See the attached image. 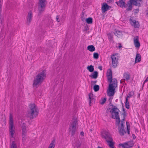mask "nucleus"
Segmentation results:
<instances>
[{"label":"nucleus","mask_w":148,"mask_h":148,"mask_svg":"<svg viewBox=\"0 0 148 148\" xmlns=\"http://www.w3.org/2000/svg\"><path fill=\"white\" fill-rule=\"evenodd\" d=\"M21 128L22 130H23L24 129V130H26V125L25 123H23L21 125Z\"/></svg>","instance_id":"obj_38"},{"label":"nucleus","mask_w":148,"mask_h":148,"mask_svg":"<svg viewBox=\"0 0 148 148\" xmlns=\"http://www.w3.org/2000/svg\"><path fill=\"white\" fill-rule=\"evenodd\" d=\"M81 19L82 21L83 22H84L86 20V18L84 17V16H83V17L82 16H81Z\"/></svg>","instance_id":"obj_49"},{"label":"nucleus","mask_w":148,"mask_h":148,"mask_svg":"<svg viewBox=\"0 0 148 148\" xmlns=\"http://www.w3.org/2000/svg\"><path fill=\"white\" fill-rule=\"evenodd\" d=\"M126 0H119V7L121 8H126L127 7V3H125Z\"/></svg>","instance_id":"obj_16"},{"label":"nucleus","mask_w":148,"mask_h":148,"mask_svg":"<svg viewBox=\"0 0 148 148\" xmlns=\"http://www.w3.org/2000/svg\"><path fill=\"white\" fill-rule=\"evenodd\" d=\"M9 127L10 137L11 138H13L14 135L15 133V127L14 126L13 117L11 113L10 114Z\"/></svg>","instance_id":"obj_4"},{"label":"nucleus","mask_w":148,"mask_h":148,"mask_svg":"<svg viewBox=\"0 0 148 148\" xmlns=\"http://www.w3.org/2000/svg\"><path fill=\"white\" fill-rule=\"evenodd\" d=\"M134 143L133 140H131L123 143H120L119 144V147H121L123 148H131L134 145Z\"/></svg>","instance_id":"obj_5"},{"label":"nucleus","mask_w":148,"mask_h":148,"mask_svg":"<svg viewBox=\"0 0 148 148\" xmlns=\"http://www.w3.org/2000/svg\"><path fill=\"white\" fill-rule=\"evenodd\" d=\"M134 44L135 47L137 49H139L140 46V43L139 40L138 36H136L134 39Z\"/></svg>","instance_id":"obj_11"},{"label":"nucleus","mask_w":148,"mask_h":148,"mask_svg":"<svg viewBox=\"0 0 148 148\" xmlns=\"http://www.w3.org/2000/svg\"><path fill=\"white\" fill-rule=\"evenodd\" d=\"M82 144V141H80L79 140H77L75 141V146L74 147H76V148H80Z\"/></svg>","instance_id":"obj_20"},{"label":"nucleus","mask_w":148,"mask_h":148,"mask_svg":"<svg viewBox=\"0 0 148 148\" xmlns=\"http://www.w3.org/2000/svg\"><path fill=\"white\" fill-rule=\"evenodd\" d=\"M136 6H138V7H140L141 6L140 3H138L137 5Z\"/></svg>","instance_id":"obj_63"},{"label":"nucleus","mask_w":148,"mask_h":148,"mask_svg":"<svg viewBox=\"0 0 148 148\" xmlns=\"http://www.w3.org/2000/svg\"><path fill=\"white\" fill-rule=\"evenodd\" d=\"M90 75L89 77L92 79H96L98 76V72L97 71H94Z\"/></svg>","instance_id":"obj_17"},{"label":"nucleus","mask_w":148,"mask_h":148,"mask_svg":"<svg viewBox=\"0 0 148 148\" xmlns=\"http://www.w3.org/2000/svg\"><path fill=\"white\" fill-rule=\"evenodd\" d=\"M55 143L56 140L55 139H53L49 145L48 148H54L55 146Z\"/></svg>","instance_id":"obj_25"},{"label":"nucleus","mask_w":148,"mask_h":148,"mask_svg":"<svg viewBox=\"0 0 148 148\" xmlns=\"http://www.w3.org/2000/svg\"><path fill=\"white\" fill-rule=\"evenodd\" d=\"M135 11H136L135 12V13H138L139 12L138 8V9H136Z\"/></svg>","instance_id":"obj_61"},{"label":"nucleus","mask_w":148,"mask_h":148,"mask_svg":"<svg viewBox=\"0 0 148 148\" xmlns=\"http://www.w3.org/2000/svg\"><path fill=\"white\" fill-rule=\"evenodd\" d=\"M89 29V27H88V25L86 24L84 26V31H87Z\"/></svg>","instance_id":"obj_42"},{"label":"nucleus","mask_w":148,"mask_h":148,"mask_svg":"<svg viewBox=\"0 0 148 148\" xmlns=\"http://www.w3.org/2000/svg\"><path fill=\"white\" fill-rule=\"evenodd\" d=\"M129 21L131 25L135 28H138L140 26L139 22L135 20H133L131 18L129 19Z\"/></svg>","instance_id":"obj_10"},{"label":"nucleus","mask_w":148,"mask_h":148,"mask_svg":"<svg viewBox=\"0 0 148 148\" xmlns=\"http://www.w3.org/2000/svg\"><path fill=\"white\" fill-rule=\"evenodd\" d=\"M59 16L57 15L56 17V20L57 22H60V20L59 18Z\"/></svg>","instance_id":"obj_50"},{"label":"nucleus","mask_w":148,"mask_h":148,"mask_svg":"<svg viewBox=\"0 0 148 148\" xmlns=\"http://www.w3.org/2000/svg\"><path fill=\"white\" fill-rule=\"evenodd\" d=\"M22 140L23 141H25L26 140L25 136H22Z\"/></svg>","instance_id":"obj_52"},{"label":"nucleus","mask_w":148,"mask_h":148,"mask_svg":"<svg viewBox=\"0 0 148 148\" xmlns=\"http://www.w3.org/2000/svg\"><path fill=\"white\" fill-rule=\"evenodd\" d=\"M46 21L47 26H48L50 25L53 23L51 17H48L47 18Z\"/></svg>","instance_id":"obj_22"},{"label":"nucleus","mask_w":148,"mask_h":148,"mask_svg":"<svg viewBox=\"0 0 148 148\" xmlns=\"http://www.w3.org/2000/svg\"><path fill=\"white\" fill-rule=\"evenodd\" d=\"M30 110L28 111L29 117L30 119H32L38 116L39 110L36 105L34 103H30L29 105Z\"/></svg>","instance_id":"obj_3"},{"label":"nucleus","mask_w":148,"mask_h":148,"mask_svg":"<svg viewBox=\"0 0 148 148\" xmlns=\"http://www.w3.org/2000/svg\"><path fill=\"white\" fill-rule=\"evenodd\" d=\"M121 115H123V117L125 118L127 116V113L123 112L121 114Z\"/></svg>","instance_id":"obj_46"},{"label":"nucleus","mask_w":148,"mask_h":148,"mask_svg":"<svg viewBox=\"0 0 148 148\" xmlns=\"http://www.w3.org/2000/svg\"><path fill=\"white\" fill-rule=\"evenodd\" d=\"M106 76L109 83L108 89L107 90V95L109 97H112L116 92L115 88L117 87V81L115 78L112 79V73L110 69L108 70Z\"/></svg>","instance_id":"obj_1"},{"label":"nucleus","mask_w":148,"mask_h":148,"mask_svg":"<svg viewBox=\"0 0 148 148\" xmlns=\"http://www.w3.org/2000/svg\"><path fill=\"white\" fill-rule=\"evenodd\" d=\"M2 3L1 2V0H0V20H1L2 18V16L1 15V12L2 10Z\"/></svg>","instance_id":"obj_39"},{"label":"nucleus","mask_w":148,"mask_h":148,"mask_svg":"<svg viewBox=\"0 0 148 148\" xmlns=\"http://www.w3.org/2000/svg\"><path fill=\"white\" fill-rule=\"evenodd\" d=\"M99 86L97 84H95L93 87V89L95 92L98 91L99 89Z\"/></svg>","instance_id":"obj_32"},{"label":"nucleus","mask_w":148,"mask_h":148,"mask_svg":"<svg viewBox=\"0 0 148 148\" xmlns=\"http://www.w3.org/2000/svg\"><path fill=\"white\" fill-rule=\"evenodd\" d=\"M106 141L108 143V145L110 148H115L114 147L115 142L113 141V138L110 140H106Z\"/></svg>","instance_id":"obj_14"},{"label":"nucleus","mask_w":148,"mask_h":148,"mask_svg":"<svg viewBox=\"0 0 148 148\" xmlns=\"http://www.w3.org/2000/svg\"><path fill=\"white\" fill-rule=\"evenodd\" d=\"M119 49H120L122 47V46L120 43H119Z\"/></svg>","instance_id":"obj_60"},{"label":"nucleus","mask_w":148,"mask_h":148,"mask_svg":"<svg viewBox=\"0 0 148 148\" xmlns=\"http://www.w3.org/2000/svg\"><path fill=\"white\" fill-rule=\"evenodd\" d=\"M125 118H124V117H123V119H122L121 120V123H124V121H125Z\"/></svg>","instance_id":"obj_55"},{"label":"nucleus","mask_w":148,"mask_h":148,"mask_svg":"<svg viewBox=\"0 0 148 148\" xmlns=\"http://www.w3.org/2000/svg\"><path fill=\"white\" fill-rule=\"evenodd\" d=\"M107 2L108 4H109L113 3L114 2V0H107Z\"/></svg>","instance_id":"obj_47"},{"label":"nucleus","mask_w":148,"mask_h":148,"mask_svg":"<svg viewBox=\"0 0 148 148\" xmlns=\"http://www.w3.org/2000/svg\"><path fill=\"white\" fill-rule=\"evenodd\" d=\"M87 50L90 52H93L95 50V48L92 45H88L87 47Z\"/></svg>","instance_id":"obj_24"},{"label":"nucleus","mask_w":148,"mask_h":148,"mask_svg":"<svg viewBox=\"0 0 148 148\" xmlns=\"http://www.w3.org/2000/svg\"><path fill=\"white\" fill-rule=\"evenodd\" d=\"M114 34L116 36H120L122 34V32L121 31L116 30L115 32H114Z\"/></svg>","instance_id":"obj_33"},{"label":"nucleus","mask_w":148,"mask_h":148,"mask_svg":"<svg viewBox=\"0 0 148 148\" xmlns=\"http://www.w3.org/2000/svg\"><path fill=\"white\" fill-rule=\"evenodd\" d=\"M115 3L117 4V5L118 6H119V1L118 2V1H116V2H115Z\"/></svg>","instance_id":"obj_64"},{"label":"nucleus","mask_w":148,"mask_h":148,"mask_svg":"<svg viewBox=\"0 0 148 148\" xmlns=\"http://www.w3.org/2000/svg\"><path fill=\"white\" fill-rule=\"evenodd\" d=\"M119 128H124V123H121V127H119Z\"/></svg>","instance_id":"obj_48"},{"label":"nucleus","mask_w":148,"mask_h":148,"mask_svg":"<svg viewBox=\"0 0 148 148\" xmlns=\"http://www.w3.org/2000/svg\"><path fill=\"white\" fill-rule=\"evenodd\" d=\"M98 68L101 71L102 70V67L101 66H99Z\"/></svg>","instance_id":"obj_54"},{"label":"nucleus","mask_w":148,"mask_h":148,"mask_svg":"<svg viewBox=\"0 0 148 148\" xmlns=\"http://www.w3.org/2000/svg\"><path fill=\"white\" fill-rule=\"evenodd\" d=\"M45 70H42L36 76V78L33 81V86L37 88V86L40 85L43 82L46 76Z\"/></svg>","instance_id":"obj_2"},{"label":"nucleus","mask_w":148,"mask_h":148,"mask_svg":"<svg viewBox=\"0 0 148 148\" xmlns=\"http://www.w3.org/2000/svg\"><path fill=\"white\" fill-rule=\"evenodd\" d=\"M148 81V77H147L146 79H145V80L144 81V82H143V86L142 87H143L144 85L145 84V83L146 82Z\"/></svg>","instance_id":"obj_45"},{"label":"nucleus","mask_w":148,"mask_h":148,"mask_svg":"<svg viewBox=\"0 0 148 148\" xmlns=\"http://www.w3.org/2000/svg\"><path fill=\"white\" fill-rule=\"evenodd\" d=\"M138 2H137V1H136V2H134L133 4V5H135V6H136V5H137V4L138 3Z\"/></svg>","instance_id":"obj_56"},{"label":"nucleus","mask_w":148,"mask_h":148,"mask_svg":"<svg viewBox=\"0 0 148 148\" xmlns=\"http://www.w3.org/2000/svg\"><path fill=\"white\" fill-rule=\"evenodd\" d=\"M110 108H108L107 109V110H106V113H107V114L108 113V112H109L108 110H110Z\"/></svg>","instance_id":"obj_59"},{"label":"nucleus","mask_w":148,"mask_h":148,"mask_svg":"<svg viewBox=\"0 0 148 148\" xmlns=\"http://www.w3.org/2000/svg\"><path fill=\"white\" fill-rule=\"evenodd\" d=\"M80 135H82L83 136H84V132L83 131H82L81 132H80Z\"/></svg>","instance_id":"obj_58"},{"label":"nucleus","mask_w":148,"mask_h":148,"mask_svg":"<svg viewBox=\"0 0 148 148\" xmlns=\"http://www.w3.org/2000/svg\"><path fill=\"white\" fill-rule=\"evenodd\" d=\"M97 80L95 81H92L91 82V84L92 86L94 85L95 84L97 83Z\"/></svg>","instance_id":"obj_44"},{"label":"nucleus","mask_w":148,"mask_h":148,"mask_svg":"<svg viewBox=\"0 0 148 148\" xmlns=\"http://www.w3.org/2000/svg\"><path fill=\"white\" fill-rule=\"evenodd\" d=\"M108 4L106 3H104L102 4L101 9L103 13L108 10Z\"/></svg>","instance_id":"obj_15"},{"label":"nucleus","mask_w":148,"mask_h":148,"mask_svg":"<svg viewBox=\"0 0 148 148\" xmlns=\"http://www.w3.org/2000/svg\"><path fill=\"white\" fill-rule=\"evenodd\" d=\"M102 138H104L106 140H107V139H108L109 140L112 138V137H111L110 134L108 132V133L106 135V136H104V135H102Z\"/></svg>","instance_id":"obj_23"},{"label":"nucleus","mask_w":148,"mask_h":148,"mask_svg":"<svg viewBox=\"0 0 148 148\" xmlns=\"http://www.w3.org/2000/svg\"><path fill=\"white\" fill-rule=\"evenodd\" d=\"M108 132L106 131H103V132H102L101 134V136L104 135V136H106V135L108 133Z\"/></svg>","instance_id":"obj_43"},{"label":"nucleus","mask_w":148,"mask_h":148,"mask_svg":"<svg viewBox=\"0 0 148 148\" xmlns=\"http://www.w3.org/2000/svg\"><path fill=\"white\" fill-rule=\"evenodd\" d=\"M110 103H109V105H110V106H112V108H113L115 106H114V105L111 103L112 102H111V101H110V102H109Z\"/></svg>","instance_id":"obj_51"},{"label":"nucleus","mask_w":148,"mask_h":148,"mask_svg":"<svg viewBox=\"0 0 148 148\" xmlns=\"http://www.w3.org/2000/svg\"><path fill=\"white\" fill-rule=\"evenodd\" d=\"M122 111L123 112H126L125 111V110L124 108L123 105V107H122Z\"/></svg>","instance_id":"obj_53"},{"label":"nucleus","mask_w":148,"mask_h":148,"mask_svg":"<svg viewBox=\"0 0 148 148\" xmlns=\"http://www.w3.org/2000/svg\"><path fill=\"white\" fill-rule=\"evenodd\" d=\"M87 69L90 72L92 73L94 71V66L92 65L88 66L87 67Z\"/></svg>","instance_id":"obj_26"},{"label":"nucleus","mask_w":148,"mask_h":148,"mask_svg":"<svg viewBox=\"0 0 148 148\" xmlns=\"http://www.w3.org/2000/svg\"><path fill=\"white\" fill-rule=\"evenodd\" d=\"M46 1V0H39V4L40 8H39V12L38 15H40L41 13L44 11V8L45 6V2Z\"/></svg>","instance_id":"obj_6"},{"label":"nucleus","mask_w":148,"mask_h":148,"mask_svg":"<svg viewBox=\"0 0 148 148\" xmlns=\"http://www.w3.org/2000/svg\"><path fill=\"white\" fill-rule=\"evenodd\" d=\"M112 99H113V97H112V98L110 97V98L108 99V101H109V102H110V101H111V102H112Z\"/></svg>","instance_id":"obj_62"},{"label":"nucleus","mask_w":148,"mask_h":148,"mask_svg":"<svg viewBox=\"0 0 148 148\" xmlns=\"http://www.w3.org/2000/svg\"><path fill=\"white\" fill-rule=\"evenodd\" d=\"M106 99L107 98L106 97H104L103 98H101L100 101H99L100 104L102 105H103L105 103Z\"/></svg>","instance_id":"obj_34"},{"label":"nucleus","mask_w":148,"mask_h":148,"mask_svg":"<svg viewBox=\"0 0 148 148\" xmlns=\"http://www.w3.org/2000/svg\"><path fill=\"white\" fill-rule=\"evenodd\" d=\"M132 136L133 139H135V138H136V136L135 135V134H132Z\"/></svg>","instance_id":"obj_57"},{"label":"nucleus","mask_w":148,"mask_h":148,"mask_svg":"<svg viewBox=\"0 0 148 148\" xmlns=\"http://www.w3.org/2000/svg\"><path fill=\"white\" fill-rule=\"evenodd\" d=\"M126 124L127 126V132L128 135H130V125L129 124V122L127 121L126 122Z\"/></svg>","instance_id":"obj_31"},{"label":"nucleus","mask_w":148,"mask_h":148,"mask_svg":"<svg viewBox=\"0 0 148 148\" xmlns=\"http://www.w3.org/2000/svg\"><path fill=\"white\" fill-rule=\"evenodd\" d=\"M134 92L132 90L130 92H129L127 96L126 99H128V98L132 97L134 95Z\"/></svg>","instance_id":"obj_30"},{"label":"nucleus","mask_w":148,"mask_h":148,"mask_svg":"<svg viewBox=\"0 0 148 148\" xmlns=\"http://www.w3.org/2000/svg\"><path fill=\"white\" fill-rule=\"evenodd\" d=\"M71 136H73L75 134V132L76 131V128H71Z\"/></svg>","instance_id":"obj_37"},{"label":"nucleus","mask_w":148,"mask_h":148,"mask_svg":"<svg viewBox=\"0 0 148 148\" xmlns=\"http://www.w3.org/2000/svg\"><path fill=\"white\" fill-rule=\"evenodd\" d=\"M125 108L127 109H129L130 108V105L128 101V99H125Z\"/></svg>","instance_id":"obj_28"},{"label":"nucleus","mask_w":148,"mask_h":148,"mask_svg":"<svg viewBox=\"0 0 148 148\" xmlns=\"http://www.w3.org/2000/svg\"><path fill=\"white\" fill-rule=\"evenodd\" d=\"M32 13L31 11H29L28 13L27 18V25H29L31 23L32 17Z\"/></svg>","instance_id":"obj_12"},{"label":"nucleus","mask_w":148,"mask_h":148,"mask_svg":"<svg viewBox=\"0 0 148 148\" xmlns=\"http://www.w3.org/2000/svg\"><path fill=\"white\" fill-rule=\"evenodd\" d=\"M93 94L92 93V92H91L88 95L89 99V105L90 106H91V104L93 102H95V99H94V98L93 97Z\"/></svg>","instance_id":"obj_18"},{"label":"nucleus","mask_w":148,"mask_h":148,"mask_svg":"<svg viewBox=\"0 0 148 148\" xmlns=\"http://www.w3.org/2000/svg\"><path fill=\"white\" fill-rule=\"evenodd\" d=\"M141 56L140 55L139 53H137L135 58V63L139 62L141 61Z\"/></svg>","instance_id":"obj_19"},{"label":"nucleus","mask_w":148,"mask_h":148,"mask_svg":"<svg viewBox=\"0 0 148 148\" xmlns=\"http://www.w3.org/2000/svg\"><path fill=\"white\" fill-rule=\"evenodd\" d=\"M11 148H17V146L16 144L15 143L14 141H12V142Z\"/></svg>","instance_id":"obj_40"},{"label":"nucleus","mask_w":148,"mask_h":148,"mask_svg":"<svg viewBox=\"0 0 148 148\" xmlns=\"http://www.w3.org/2000/svg\"><path fill=\"white\" fill-rule=\"evenodd\" d=\"M123 77L126 79V80H127L130 78V75L126 72L124 73L123 74Z\"/></svg>","instance_id":"obj_35"},{"label":"nucleus","mask_w":148,"mask_h":148,"mask_svg":"<svg viewBox=\"0 0 148 148\" xmlns=\"http://www.w3.org/2000/svg\"><path fill=\"white\" fill-rule=\"evenodd\" d=\"M22 136H26V134L27 133V131L26 130H22Z\"/></svg>","instance_id":"obj_41"},{"label":"nucleus","mask_w":148,"mask_h":148,"mask_svg":"<svg viewBox=\"0 0 148 148\" xmlns=\"http://www.w3.org/2000/svg\"><path fill=\"white\" fill-rule=\"evenodd\" d=\"M119 130V132L120 135L121 136H123L124 135V134L126 133V132L124 128H119V127H118Z\"/></svg>","instance_id":"obj_21"},{"label":"nucleus","mask_w":148,"mask_h":148,"mask_svg":"<svg viewBox=\"0 0 148 148\" xmlns=\"http://www.w3.org/2000/svg\"><path fill=\"white\" fill-rule=\"evenodd\" d=\"M115 55H116V54H114L111 57L112 60V65L114 68H115L117 66V64L118 63V59L115 57Z\"/></svg>","instance_id":"obj_7"},{"label":"nucleus","mask_w":148,"mask_h":148,"mask_svg":"<svg viewBox=\"0 0 148 148\" xmlns=\"http://www.w3.org/2000/svg\"><path fill=\"white\" fill-rule=\"evenodd\" d=\"M99 57V54L97 52H95L93 54V58L95 59H97Z\"/></svg>","instance_id":"obj_36"},{"label":"nucleus","mask_w":148,"mask_h":148,"mask_svg":"<svg viewBox=\"0 0 148 148\" xmlns=\"http://www.w3.org/2000/svg\"><path fill=\"white\" fill-rule=\"evenodd\" d=\"M85 21L88 24H91L93 22L92 18L91 17H89L87 18H86Z\"/></svg>","instance_id":"obj_27"},{"label":"nucleus","mask_w":148,"mask_h":148,"mask_svg":"<svg viewBox=\"0 0 148 148\" xmlns=\"http://www.w3.org/2000/svg\"><path fill=\"white\" fill-rule=\"evenodd\" d=\"M107 35L108 36V38L110 41L111 42L113 40V36L111 33L107 34Z\"/></svg>","instance_id":"obj_29"},{"label":"nucleus","mask_w":148,"mask_h":148,"mask_svg":"<svg viewBox=\"0 0 148 148\" xmlns=\"http://www.w3.org/2000/svg\"><path fill=\"white\" fill-rule=\"evenodd\" d=\"M120 112L119 109L115 106L114 107L111 109V110L109 112L111 113L112 114H114V116H119V112Z\"/></svg>","instance_id":"obj_9"},{"label":"nucleus","mask_w":148,"mask_h":148,"mask_svg":"<svg viewBox=\"0 0 148 148\" xmlns=\"http://www.w3.org/2000/svg\"><path fill=\"white\" fill-rule=\"evenodd\" d=\"M111 117L114 119H116V126L119 125L120 124L121 120L119 116H114V114H112Z\"/></svg>","instance_id":"obj_13"},{"label":"nucleus","mask_w":148,"mask_h":148,"mask_svg":"<svg viewBox=\"0 0 148 148\" xmlns=\"http://www.w3.org/2000/svg\"><path fill=\"white\" fill-rule=\"evenodd\" d=\"M73 121L72 123H71L70 125V127L69 129L71 130V128H76V127L78 125L77 119L75 117H73L72 119Z\"/></svg>","instance_id":"obj_8"}]
</instances>
